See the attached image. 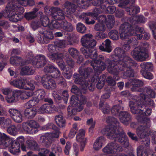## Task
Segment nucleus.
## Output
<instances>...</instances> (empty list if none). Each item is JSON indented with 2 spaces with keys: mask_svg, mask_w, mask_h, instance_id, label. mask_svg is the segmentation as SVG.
Returning a JSON list of instances; mask_svg holds the SVG:
<instances>
[{
  "mask_svg": "<svg viewBox=\"0 0 156 156\" xmlns=\"http://www.w3.org/2000/svg\"><path fill=\"white\" fill-rule=\"evenodd\" d=\"M10 63L13 65L16 66L22 65L24 64L26 62L23 61V59L19 57H12L10 59Z\"/></svg>",
  "mask_w": 156,
  "mask_h": 156,
  "instance_id": "c756f323",
  "label": "nucleus"
},
{
  "mask_svg": "<svg viewBox=\"0 0 156 156\" xmlns=\"http://www.w3.org/2000/svg\"><path fill=\"white\" fill-rule=\"evenodd\" d=\"M64 6L67 11L69 14H73L75 11L76 6L75 5L69 2H66L64 4Z\"/></svg>",
  "mask_w": 156,
  "mask_h": 156,
  "instance_id": "e433bc0d",
  "label": "nucleus"
},
{
  "mask_svg": "<svg viewBox=\"0 0 156 156\" xmlns=\"http://www.w3.org/2000/svg\"><path fill=\"white\" fill-rule=\"evenodd\" d=\"M68 52L73 57L77 56L79 54V51L76 48H70L68 49Z\"/></svg>",
  "mask_w": 156,
  "mask_h": 156,
  "instance_id": "338daca9",
  "label": "nucleus"
},
{
  "mask_svg": "<svg viewBox=\"0 0 156 156\" xmlns=\"http://www.w3.org/2000/svg\"><path fill=\"white\" fill-rule=\"evenodd\" d=\"M82 90H81L80 92V90L78 89L77 87L76 86H73L72 89H71V91L72 92L78 95V96L74 95L77 97V100H78V99L80 98V100L79 101L81 102L82 101V104H85L86 102V100L85 97L83 95H80V94L81 93H85L84 92H83Z\"/></svg>",
  "mask_w": 156,
  "mask_h": 156,
  "instance_id": "5701e85b",
  "label": "nucleus"
},
{
  "mask_svg": "<svg viewBox=\"0 0 156 156\" xmlns=\"http://www.w3.org/2000/svg\"><path fill=\"white\" fill-rule=\"evenodd\" d=\"M119 30L120 37L122 40L127 39L131 35L135 36L137 39H140L142 38L143 36L139 33H144L143 28L133 26L127 22L121 25Z\"/></svg>",
  "mask_w": 156,
  "mask_h": 156,
  "instance_id": "39448f33",
  "label": "nucleus"
},
{
  "mask_svg": "<svg viewBox=\"0 0 156 156\" xmlns=\"http://www.w3.org/2000/svg\"><path fill=\"white\" fill-rule=\"evenodd\" d=\"M105 44L104 43L102 45L100 46L99 48L102 51H106L108 52H110L111 51V41L108 39H106L105 41Z\"/></svg>",
  "mask_w": 156,
  "mask_h": 156,
  "instance_id": "c85d7f7f",
  "label": "nucleus"
},
{
  "mask_svg": "<svg viewBox=\"0 0 156 156\" xmlns=\"http://www.w3.org/2000/svg\"><path fill=\"white\" fill-rule=\"evenodd\" d=\"M49 21L48 18L47 16H43L40 18V22L41 23V25L44 27L48 26Z\"/></svg>",
  "mask_w": 156,
  "mask_h": 156,
  "instance_id": "603ef678",
  "label": "nucleus"
},
{
  "mask_svg": "<svg viewBox=\"0 0 156 156\" xmlns=\"http://www.w3.org/2000/svg\"><path fill=\"white\" fill-rule=\"evenodd\" d=\"M149 25V27L153 32V37L156 40V23L152 22H150Z\"/></svg>",
  "mask_w": 156,
  "mask_h": 156,
  "instance_id": "0e129e2a",
  "label": "nucleus"
},
{
  "mask_svg": "<svg viewBox=\"0 0 156 156\" xmlns=\"http://www.w3.org/2000/svg\"><path fill=\"white\" fill-rule=\"evenodd\" d=\"M59 66L62 69H63V74L65 77L67 79H69L72 75V73L71 70L69 69H67L65 68V64H64V66L63 68H62Z\"/></svg>",
  "mask_w": 156,
  "mask_h": 156,
  "instance_id": "09e8293b",
  "label": "nucleus"
},
{
  "mask_svg": "<svg viewBox=\"0 0 156 156\" xmlns=\"http://www.w3.org/2000/svg\"><path fill=\"white\" fill-rule=\"evenodd\" d=\"M129 22L130 25L134 26V25L136 23L138 22L140 23H144L146 21V19L143 16H135L133 17H131L129 20ZM135 27H136L134 26Z\"/></svg>",
  "mask_w": 156,
  "mask_h": 156,
  "instance_id": "393cba45",
  "label": "nucleus"
},
{
  "mask_svg": "<svg viewBox=\"0 0 156 156\" xmlns=\"http://www.w3.org/2000/svg\"><path fill=\"white\" fill-rule=\"evenodd\" d=\"M122 148L115 142L108 144L102 149L103 152L105 154H115L116 152L122 151Z\"/></svg>",
  "mask_w": 156,
  "mask_h": 156,
  "instance_id": "2eb2a0df",
  "label": "nucleus"
},
{
  "mask_svg": "<svg viewBox=\"0 0 156 156\" xmlns=\"http://www.w3.org/2000/svg\"><path fill=\"white\" fill-rule=\"evenodd\" d=\"M33 59L34 60L32 62V64L35 67L37 68L43 67L46 63V60L44 56L42 55H39L33 58V54L31 52H30L27 56V63L30 62L31 60Z\"/></svg>",
  "mask_w": 156,
  "mask_h": 156,
  "instance_id": "9d476101",
  "label": "nucleus"
},
{
  "mask_svg": "<svg viewBox=\"0 0 156 156\" xmlns=\"http://www.w3.org/2000/svg\"><path fill=\"white\" fill-rule=\"evenodd\" d=\"M20 144L16 143H13L11 147L10 151L13 154H16L20 151Z\"/></svg>",
  "mask_w": 156,
  "mask_h": 156,
  "instance_id": "a18cd8bd",
  "label": "nucleus"
},
{
  "mask_svg": "<svg viewBox=\"0 0 156 156\" xmlns=\"http://www.w3.org/2000/svg\"><path fill=\"white\" fill-rule=\"evenodd\" d=\"M119 118L121 122L126 125H128L131 120L130 114L126 112L121 111Z\"/></svg>",
  "mask_w": 156,
  "mask_h": 156,
  "instance_id": "6ab92c4d",
  "label": "nucleus"
},
{
  "mask_svg": "<svg viewBox=\"0 0 156 156\" xmlns=\"http://www.w3.org/2000/svg\"><path fill=\"white\" fill-rule=\"evenodd\" d=\"M85 131L83 129H80L76 136V140L80 143L81 151H83L87 141V138L85 137Z\"/></svg>",
  "mask_w": 156,
  "mask_h": 156,
  "instance_id": "dca6fc26",
  "label": "nucleus"
},
{
  "mask_svg": "<svg viewBox=\"0 0 156 156\" xmlns=\"http://www.w3.org/2000/svg\"><path fill=\"white\" fill-rule=\"evenodd\" d=\"M37 113V111L34 108H27L25 110L24 114L25 117L29 119L34 117Z\"/></svg>",
  "mask_w": 156,
  "mask_h": 156,
  "instance_id": "cd10ccee",
  "label": "nucleus"
},
{
  "mask_svg": "<svg viewBox=\"0 0 156 156\" xmlns=\"http://www.w3.org/2000/svg\"><path fill=\"white\" fill-rule=\"evenodd\" d=\"M12 121L9 118H6L4 117H0V126L4 128L11 124Z\"/></svg>",
  "mask_w": 156,
  "mask_h": 156,
  "instance_id": "72a5a7b5",
  "label": "nucleus"
},
{
  "mask_svg": "<svg viewBox=\"0 0 156 156\" xmlns=\"http://www.w3.org/2000/svg\"><path fill=\"white\" fill-rule=\"evenodd\" d=\"M52 17L55 20H62L65 19V14L61 9L56 8L55 12L53 14Z\"/></svg>",
  "mask_w": 156,
  "mask_h": 156,
  "instance_id": "bb28decb",
  "label": "nucleus"
},
{
  "mask_svg": "<svg viewBox=\"0 0 156 156\" xmlns=\"http://www.w3.org/2000/svg\"><path fill=\"white\" fill-rule=\"evenodd\" d=\"M27 80L26 79L21 78L15 80L11 81L10 84L16 88L21 89H25Z\"/></svg>",
  "mask_w": 156,
  "mask_h": 156,
  "instance_id": "aec40b11",
  "label": "nucleus"
},
{
  "mask_svg": "<svg viewBox=\"0 0 156 156\" xmlns=\"http://www.w3.org/2000/svg\"><path fill=\"white\" fill-rule=\"evenodd\" d=\"M18 129L14 125L10 126L7 129V131L10 135L12 136L16 135L18 133Z\"/></svg>",
  "mask_w": 156,
  "mask_h": 156,
  "instance_id": "c03bdc74",
  "label": "nucleus"
},
{
  "mask_svg": "<svg viewBox=\"0 0 156 156\" xmlns=\"http://www.w3.org/2000/svg\"><path fill=\"white\" fill-rule=\"evenodd\" d=\"M145 91L147 94L146 96L149 97L154 98L155 93L154 91L149 87L145 88ZM146 94L142 93L140 94V101L139 100L137 101L133 100L130 101L129 103V106L132 112L134 114H142L143 113V108L145 105H142L144 102L147 100V97L145 95Z\"/></svg>",
  "mask_w": 156,
  "mask_h": 156,
  "instance_id": "20e7f679",
  "label": "nucleus"
},
{
  "mask_svg": "<svg viewBox=\"0 0 156 156\" xmlns=\"http://www.w3.org/2000/svg\"><path fill=\"white\" fill-rule=\"evenodd\" d=\"M37 9H35L33 11L26 13L25 14V17L28 20H31L37 16L36 13L38 11Z\"/></svg>",
  "mask_w": 156,
  "mask_h": 156,
  "instance_id": "37998d69",
  "label": "nucleus"
},
{
  "mask_svg": "<svg viewBox=\"0 0 156 156\" xmlns=\"http://www.w3.org/2000/svg\"><path fill=\"white\" fill-rule=\"evenodd\" d=\"M12 142V140L9 137L4 133H2L0 132V145H2L7 147Z\"/></svg>",
  "mask_w": 156,
  "mask_h": 156,
  "instance_id": "b1692460",
  "label": "nucleus"
},
{
  "mask_svg": "<svg viewBox=\"0 0 156 156\" xmlns=\"http://www.w3.org/2000/svg\"><path fill=\"white\" fill-rule=\"evenodd\" d=\"M106 121L110 125L103 129L101 133L105 135L109 138H116V140H118L124 147H127L129 145L127 137L122 129L119 126V123L116 119L112 117H108Z\"/></svg>",
  "mask_w": 156,
  "mask_h": 156,
  "instance_id": "7ed1b4c3",
  "label": "nucleus"
},
{
  "mask_svg": "<svg viewBox=\"0 0 156 156\" xmlns=\"http://www.w3.org/2000/svg\"><path fill=\"white\" fill-rule=\"evenodd\" d=\"M143 124L139 126L137 128L136 133L137 136L141 139H143V140L144 142V144L146 147L149 146L150 143V140L148 137L146 132V128L150 127L151 122L150 119L147 118H146L142 121Z\"/></svg>",
  "mask_w": 156,
  "mask_h": 156,
  "instance_id": "6e6552de",
  "label": "nucleus"
},
{
  "mask_svg": "<svg viewBox=\"0 0 156 156\" xmlns=\"http://www.w3.org/2000/svg\"><path fill=\"white\" fill-rule=\"evenodd\" d=\"M10 3H8L3 13L5 16L9 18L10 21L13 22H17L21 19V15L16 13V12L11 10Z\"/></svg>",
  "mask_w": 156,
  "mask_h": 156,
  "instance_id": "4468645a",
  "label": "nucleus"
},
{
  "mask_svg": "<svg viewBox=\"0 0 156 156\" xmlns=\"http://www.w3.org/2000/svg\"><path fill=\"white\" fill-rule=\"evenodd\" d=\"M94 28L97 31H104L106 29L105 24L99 23L95 25Z\"/></svg>",
  "mask_w": 156,
  "mask_h": 156,
  "instance_id": "680f3d73",
  "label": "nucleus"
},
{
  "mask_svg": "<svg viewBox=\"0 0 156 156\" xmlns=\"http://www.w3.org/2000/svg\"><path fill=\"white\" fill-rule=\"evenodd\" d=\"M55 68V67L53 65L50 64L44 67V71L46 73H51L54 72V70Z\"/></svg>",
  "mask_w": 156,
  "mask_h": 156,
  "instance_id": "774afa93",
  "label": "nucleus"
},
{
  "mask_svg": "<svg viewBox=\"0 0 156 156\" xmlns=\"http://www.w3.org/2000/svg\"><path fill=\"white\" fill-rule=\"evenodd\" d=\"M39 33L42 35L47 40L52 39L53 38L52 33L51 31H48L45 29H42L39 31Z\"/></svg>",
  "mask_w": 156,
  "mask_h": 156,
  "instance_id": "c9c22d12",
  "label": "nucleus"
},
{
  "mask_svg": "<svg viewBox=\"0 0 156 156\" xmlns=\"http://www.w3.org/2000/svg\"><path fill=\"white\" fill-rule=\"evenodd\" d=\"M34 94H36L38 97V98L41 99H44L45 95V91L42 89H39L34 92Z\"/></svg>",
  "mask_w": 156,
  "mask_h": 156,
  "instance_id": "864d4df0",
  "label": "nucleus"
},
{
  "mask_svg": "<svg viewBox=\"0 0 156 156\" xmlns=\"http://www.w3.org/2000/svg\"><path fill=\"white\" fill-rule=\"evenodd\" d=\"M51 150L52 151L55 153H61L62 152V148L58 144H53L51 147Z\"/></svg>",
  "mask_w": 156,
  "mask_h": 156,
  "instance_id": "e2e57ef3",
  "label": "nucleus"
},
{
  "mask_svg": "<svg viewBox=\"0 0 156 156\" xmlns=\"http://www.w3.org/2000/svg\"><path fill=\"white\" fill-rule=\"evenodd\" d=\"M86 13H83L80 16L81 18H83V19H85V23L88 24H92L95 23V21L91 19V17L88 18L86 16Z\"/></svg>",
  "mask_w": 156,
  "mask_h": 156,
  "instance_id": "8fccbe9b",
  "label": "nucleus"
},
{
  "mask_svg": "<svg viewBox=\"0 0 156 156\" xmlns=\"http://www.w3.org/2000/svg\"><path fill=\"white\" fill-rule=\"evenodd\" d=\"M10 115L13 120L17 123H20L23 121V117L21 112L14 108H10L9 111Z\"/></svg>",
  "mask_w": 156,
  "mask_h": 156,
  "instance_id": "a211bd4d",
  "label": "nucleus"
},
{
  "mask_svg": "<svg viewBox=\"0 0 156 156\" xmlns=\"http://www.w3.org/2000/svg\"><path fill=\"white\" fill-rule=\"evenodd\" d=\"M19 2L21 4L22 6H26L29 5L30 6L34 5L35 2L34 0H20Z\"/></svg>",
  "mask_w": 156,
  "mask_h": 156,
  "instance_id": "13d9d810",
  "label": "nucleus"
},
{
  "mask_svg": "<svg viewBox=\"0 0 156 156\" xmlns=\"http://www.w3.org/2000/svg\"><path fill=\"white\" fill-rule=\"evenodd\" d=\"M50 104H45L42 105L38 110L39 113L49 114Z\"/></svg>",
  "mask_w": 156,
  "mask_h": 156,
  "instance_id": "58836bf2",
  "label": "nucleus"
},
{
  "mask_svg": "<svg viewBox=\"0 0 156 156\" xmlns=\"http://www.w3.org/2000/svg\"><path fill=\"white\" fill-rule=\"evenodd\" d=\"M105 141L104 137L101 136L98 138L94 141L93 146L95 150H98L101 149Z\"/></svg>",
  "mask_w": 156,
  "mask_h": 156,
  "instance_id": "a878e982",
  "label": "nucleus"
},
{
  "mask_svg": "<svg viewBox=\"0 0 156 156\" xmlns=\"http://www.w3.org/2000/svg\"><path fill=\"white\" fill-rule=\"evenodd\" d=\"M140 8L138 6H133L131 7V8H126V10L128 13L132 15L138 13L140 12Z\"/></svg>",
  "mask_w": 156,
  "mask_h": 156,
  "instance_id": "a19ab883",
  "label": "nucleus"
},
{
  "mask_svg": "<svg viewBox=\"0 0 156 156\" xmlns=\"http://www.w3.org/2000/svg\"><path fill=\"white\" fill-rule=\"evenodd\" d=\"M144 150L145 149L142 146L139 147L137 149V156H147V154Z\"/></svg>",
  "mask_w": 156,
  "mask_h": 156,
  "instance_id": "052dcab7",
  "label": "nucleus"
},
{
  "mask_svg": "<svg viewBox=\"0 0 156 156\" xmlns=\"http://www.w3.org/2000/svg\"><path fill=\"white\" fill-rule=\"evenodd\" d=\"M122 69H123V70L119 72L118 74H116L112 73L114 75L113 78L111 76H109L107 78L106 81L110 85L113 86L115 85V81L119 80V78L117 75L119 74L123 75V76L126 77L134 76V72L131 68L124 67V68H122ZM110 73H111V72Z\"/></svg>",
  "mask_w": 156,
  "mask_h": 156,
  "instance_id": "9b49d317",
  "label": "nucleus"
},
{
  "mask_svg": "<svg viewBox=\"0 0 156 156\" xmlns=\"http://www.w3.org/2000/svg\"><path fill=\"white\" fill-rule=\"evenodd\" d=\"M71 106L68 108V113L69 115L71 116L75 115L77 112H79L83 109V105L82 102L77 100V97L72 96L70 100Z\"/></svg>",
  "mask_w": 156,
  "mask_h": 156,
  "instance_id": "1a4fd4ad",
  "label": "nucleus"
},
{
  "mask_svg": "<svg viewBox=\"0 0 156 156\" xmlns=\"http://www.w3.org/2000/svg\"><path fill=\"white\" fill-rule=\"evenodd\" d=\"M57 124L60 127H62L65 126V120L61 115H57L55 117Z\"/></svg>",
  "mask_w": 156,
  "mask_h": 156,
  "instance_id": "4c0bfd02",
  "label": "nucleus"
},
{
  "mask_svg": "<svg viewBox=\"0 0 156 156\" xmlns=\"http://www.w3.org/2000/svg\"><path fill=\"white\" fill-rule=\"evenodd\" d=\"M48 27L51 30L62 28V22H59L56 20H52L49 24Z\"/></svg>",
  "mask_w": 156,
  "mask_h": 156,
  "instance_id": "79ce46f5",
  "label": "nucleus"
},
{
  "mask_svg": "<svg viewBox=\"0 0 156 156\" xmlns=\"http://www.w3.org/2000/svg\"><path fill=\"white\" fill-rule=\"evenodd\" d=\"M142 70L144 71H151L153 69V65L151 62H144L142 63L140 65Z\"/></svg>",
  "mask_w": 156,
  "mask_h": 156,
  "instance_id": "ea45409f",
  "label": "nucleus"
},
{
  "mask_svg": "<svg viewBox=\"0 0 156 156\" xmlns=\"http://www.w3.org/2000/svg\"><path fill=\"white\" fill-rule=\"evenodd\" d=\"M26 144L28 147L30 149L34 150H39L37 144L33 138L28 140L26 141Z\"/></svg>",
  "mask_w": 156,
  "mask_h": 156,
  "instance_id": "2f4dec72",
  "label": "nucleus"
},
{
  "mask_svg": "<svg viewBox=\"0 0 156 156\" xmlns=\"http://www.w3.org/2000/svg\"><path fill=\"white\" fill-rule=\"evenodd\" d=\"M77 31L81 33H84L86 32V28L85 26L82 23H79L76 25Z\"/></svg>",
  "mask_w": 156,
  "mask_h": 156,
  "instance_id": "6e6d98bb",
  "label": "nucleus"
},
{
  "mask_svg": "<svg viewBox=\"0 0 156 156\" xmlns=\"http://www.w3.org/2000/svg\"><path fill=\"white\" fill-rule=\"evenodd\" d=\"M15 90H13L12 93L11 94L12 96H9L6 98L7 101L9 103H11L16 101L17 100V98L19 96H17L14 94V91Z\"/></svg>",
  "mask_w": 156,
  "mask_h": 156,
  "instance_id": "5fc2aeb1",
  "label": "nucleus"
},
{
  "mask_svg": "<svg viewBox=\"0 0 156 156\" xmlns=\"http://www.w3.org/2000/svg\"><path fill=\"white\" fill-rule=\"evenodd\" d=\"M39 127V124L34 120L23 122L22 124V129L24 132L28 134L37 133Z\"/></svg>",
  "mask_w": 156,
  "mask_h": 156,
  "instance_id": "ddd939ff",
  "label": "nucleus"
},
{
  "mask_svg": "<svg viewBox=\"0 0 156 156\" xmlns=\"http://www.w3.org/2000/svg\"><path fill=\"white\" fill-rule=\"evenodd\" d=\"M20 1V0H17L15 2H10L9 3H10V5L11 6V10L20 13H22L24 12V9L21 6L22 5L19 2Z\"/></svg>",
  "mask_w": 156,
  "mask_h": 156,
  "instance_id": "412c9836",
  "label": "nucleus"
},
{
  "mask_svg": "<svg viewBox=\"0 0 156 156\" xmlns=\"http://www.w3.org/2000/svg\"><path fill=\"white\" fill-rule=\"evenodd\" d=\"M34 73V70L31 67L26 66L21 69L20 73L22 75H31Z\"/></svg>",
  "mask_w": 156,
  "mask_h": 156,
  "instance_id": "473e14b6",
  "label": "nucleus"
},
{
  "mask_svg": "<svg viewBox=\"0 0 156 156\" xmlns=\"http://www.w3.org/2000/svg\"><path fill=\"white\" fill-rule=\"evenodd\" d=\"M14 94L16 95L20 96L23 99H27L32 96L34 94V92L33 91H26L24 90H15Z\"/></svg>",
  "mask_w": 156,
  "mask_h": 156,
  "instance_id": "4be33fe9",
  "label": "nucleus"
},
{
  "mask_svg": "<svg viewBox=\"0 0 156 156\" xmlns=\"http://www.w3.org/2000/svg\"><path fill=\"white\" fill-rule=\"evenodd\" d=\"M41 80L42 84L45 88L54 89L55 88L56 84L50 76L45 75L41 78Z\"/></svg>",
  "mask_w": 156,
  "mask_h": 156,
  "instance_id": "f3484780",
  "label": "nucleus"
},
{
  "mask_svg": "<svg viewBox=\"0 0 156 156\" xmlns=\"http://www.w3.org/2000/svg\"><path fill=\"white\" fill-rule=\"evenodd\" d=\"M110 37L113 40H117L119 39L118 32L115 30H111L108 34Z\"/></svg>",
  "mask_w": 156,
  "mask_h": 156,
  "instance_id": "4d7b16f0",
  "label": "nucleus"
},
{
  "mask_svg": "<svg viewBox=\"0 0 156 156\" xmlns=\"http://www.w3.org/2000/svg\"><path fill=\"white\" fill-rule=\"evenodd\" d=\"M149 47V45L147 42L142 43L134 49L131 52V55L135 60L138 61H145L149 56L147 52Z\"/></svg>",
  "mask_w": 156,
  "mask_h": 156,
  "instance_id": "0eeeda50",
  "label": "nucleus"
},
{
  "mask_svg": "<svg viewBox=\"0 0 156 156\" xmlns=\"http://www.w3.org/2000/svg\"><path fill=\"white\" fill-rule=\"evenodd\" d=\"M48 49L50 52L48 54V57L51 60L56 61V62L61 68H63L64 66L63 60V55L60 53H53L56 50L55 47L53 45L48 46Z\"/></svg>",
  "mask_w": 156,
  "mask_h": 156,
  "instance_id": "f8f14e48",
  "label": "nucleus"
},
{
  "mask_svg": "<svg viewBox=\"0 0 156 156\" xmlns=\"http://www.w3.org/2000/svg\"><path fill=\"white\" fill-rule=\"evenodd\" d=\"M99 106L100 107H102L103 108L102 109V111L104 114H107L110 111V108L109 106L107 104H103L102 102H101Z\"/></svg>",
  "mask_w": 156,
  "mask_h": 156,
  "instance_id": "69168bd1",
  "label": "nucleus"
},
{
  "mask_svg": "<svg viewBox=\"0 0 156 156\" xmlns=\"http://www.w3.org/2000/svg\"><path fill=\"white\" fill-rule=\"evenodd\" d=\"M60 133V132L58 131H56L52 133H47L46 136L49 137L50 141H49V143L48 144H46V147H49L50 146L52 142L54 140L53 138H58L59 136V134Z\"/></svg>",
  "mask_w": 156,
  "mask_h": 156,
  "instance_id": "7c9ffc66",
  "label": "nucleus"
},
{
  "mask_svg": "<svg viewBox=\"0 0 156 156\" xmlns=\"http://www.w3.org/2000/svg\"><path fill=\"white\" fill-rule=\"evenodd\" d=\"M114 52L116 55L115 56V59L119 58V60H112L114 64L113 68L120 66L121 67H119V69H122L124 67L130 68L131 66L136 67L137 66L136 63L125 55V52L123 50L119 48H117L115 50Z\"/></svg>",
  "mask_w": 156,
  "mask_h": 156,
  "instance_id": "423d86ee",
  "label": "nucleus"
},
{
  "mask_svg": "<svg viewBox=\"0 0 156 156\" xmlns=\"http://www.w3.org/2000/svg\"><path fill=\"white\" fill-rule=\"evenodd\" d=\"M92 37V35L90 34H86L82 37L81 42L83 47L81 48L80 51L86 58L93 59L90 63L95 72L98 74L100 73L106 68L108 72L114 74H118L123 70V69H119L121 67L120 66L113 68V62L109 58L105 60V63L101 61L104 59V57L102 55L97 56V51L93 48L96 45V42L94 40L91 39Z\"/></svg>",
  "mask_w": 156,
  "mask_h": 156,
  "instance_id": "f257e3e1",
  "label": "nucleus"
},
{
  "mask_svg": "<svg viewBox=\"0 0 156 156\" xmlns=\"http://www.w3.org/2000/svg\"><path fill=\"white\" fill-rule=\"evenodd\" d=\"M56 8L50 7L46 6L44 8V12L47 15H51L53 16V14L54 13Z\"/></svg>",
  "mask_w": 156,
  "mask_h": 156,
  "instance_id": "3c124183",
  "label": "nucleus"
},
{
  "mask_svg": "<svg viewBox=\"0 0 156 156\" xmlns=\"http://www.w3.org/2000/svg\"><path fill=\"white\" fill-rule=\"evenodd\" d=\"M114 16L112 15H109L108 16V20L106 23L107 27L109 28H112L114 26Z\"/></svg>",
  "mask_w": 156,
  "mask_h": 156,
  "instance_id": "de8ad7c7",
  "label": "nucleus"
},
{
  "mask_svg": "<svg viewBox=\"0 0 156 156\" xmlns=\"http://www.w3.org/2000/svg\"><path fill=\"white\" fill-rule=\"evenodd\" d=\"M92 3L94 5L96 6H101L103 9L106 8V3L104 2L103 0H92Z\"/></svg>",
  "mask_w": 156,
  "mask_h": 156,
  "instance_id": "49530a36",
  "label": "nucleus"
},
{
  "mask_svg": "<svg viewBox=\"0 0 156 156\" xmlns=\"http://www.w3.org/2000/svg\"><path fill=\"white\" fill-rule=\"evenodd\" d=\"M73 26L66 21L62 22V28L67 32H72L73 30Z\"/></svg>",
  "mask_w": 156,
  "mask_h": 156,
  "instance_id": "f704fd0d",
  "label": "nucleus"
},
{
  "mask_svg": "<svg viewBox=\"0 0 156 156\" xmlns=\"http://www.w3.org/2000/svg\"><path fill=\"white\" fill-rule=\"evenodd\" d=\"M39 102V99L37 98H33L26 103V105L32 106L35 105Z\"/></svg>",
  "mask_w": 156,
  "mask_h": 156,
  "instance_id": "bf43d9fd",
  "label": "nucleus"
},
{
  "mask_svg": "<svg viewBox=\"0 0 156 156\" xmlns=\"http://www.w3.org/2000/svg\"><path fill=\"white\" fill-rule=\"evenodd\" d=\"M79 74L75 73L73 77L75 83L81 86L82 90H86L88 88L89 90L92 91L94 88L95 83L99 80L97 84V87L98 89H101L105 84V75L101 76L99 77L96 75H94L91 79V81H89L87 77L92 72V69L89 68L82 70L81 68L79 69Z\"/></svg>",
  "mask_w": 156,
  "mask_h": 156,
  "instance_id": "f03ea898",
  "label": "nucleus"
}]
</instances>
